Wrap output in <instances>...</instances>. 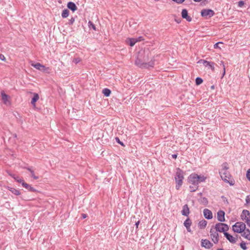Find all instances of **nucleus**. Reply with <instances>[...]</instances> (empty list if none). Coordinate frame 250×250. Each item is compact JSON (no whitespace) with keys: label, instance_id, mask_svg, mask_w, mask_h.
<instances>
[{"label":"nucleus","instance_id":"obj_1","mask_svg":"<svg viewBox=\"0 0 250 250\" xmlns=\"http://www.w3.org/2000/svg\"><path fill=\"white\" fill-rule=\"evenodd\" d=\"M222 168L219 171V174L222 179L226 183H229L230 185L232 186L234 185V181H230L231 175L229 172L228 171L229 169L228 164L227 163L225 162L222 165Z\"/></svg>","mask_w":250,"mask_h":250},{"label":"nucleus","instance_id":"obj_2","mask_svg":"<svg viewBox=\"0 0 250 250\" xmlns=\"http://www.w3.org/2000/svg\"><path fill=\"white\" fill-rule=\"evenodd\" d=\"M147 58V56L146 58L144 57L143 59L138 57L135 61V64L140 68H148L149 67H153L154 65V61L151 60L148 62H146L148 61Z\"/></svg>","mask_w":250,"mask_h":250},{"label":"nucleus","instance_id":"obj_3","mask_svg":"<svg viewBox=\"0 0 250 250\" xmlns=\"http://www.w3.org/2000/svg\"><path fill=\"white\" fill-rule=\"evenodd\" d=\"M184 179V172L180 168H177L175 176V180L176 182V188L179 189L183 184Z\"/></svg>","mask_w":250,"mask_h":250},{"label":"nucleus","instance_id":"obj_4","mask_svg":"<svg viewBox=\"0 0 250 250\" xmlns=\"http://www.w3.org/2000/svg\"><path fill=\"white\" fill-rule=\"evenodd\" d=\"M246 229V225L243 222H237L232 226V229L234 232L237 233L243 232Z\"/></svg>","mask_w":250,"mask_h":250},{"label":"nucleus","instance_id":"obj_5","mask_svg":"<svg viewBox=\"0 0 250 250\" xmlns=\"http://www.w3.org/2000/svg\"><path fill=\"white\" fill-rule=\"evenodd\" d=\"M214 229L218 232H224V233L225 232H227V231L229 230V227L226 224L218 223L215 225Z\"/></svg>","mask_w":250,"mask_h":250},{"label":"nucleus","instance_id":"obj_6","mask_svg":"<svg viewBox=\"0 0 250 250\" xmlns=\"http://www.w3.org/2000/svg\"><path fill=\"white\" fill-rule=\"evenodd\" d=\"M198 175L195 173L191 174L188 177L189 182L193 185L198 186L199 180Z\"/></svg>","mask_w":250,"mask_h":250},{"label":"nucleus","instance_id":"obj_7","mask_svg":"<svg viewBox=\"0 0 250 250\" xmlns=\"http://www.w3.org/2000/svg\"><path fill=\"white\" fill-rule=\"evenodd\" d=\"M210 237L212 241L217 244L219 241V234L218 231L214 229H211L210 230Z\"/></svg>","mask_w":250,"mask_h":250},{"label":"nucleus","instance_id":"obj_8","mask_svg":"<svg viewBox=\"0 0 250 250\" xmlns=\"http://www.w3.org/2000/svg\"><path fill=\"white\" fill-rule=\"evenodd\" d=\"M214 12L211 9H203L201 12V16L203 17H208L210 18L214 15Z\"/></svg>","mask_w":250,"mask_h":250},{"label":"nucleus","instance_id":"obj_9","mask_svg":"<svg viewBox=\"0 0 250 250\" xmlns=\"http://www.w3.org/2000/svg\"><path fill=\"white\" fill-rule=\"evenodd\" d=\"M224 236L229 242L232 244H235L237 240V237H234L228 232L224 233Z\"/></svg>","mask_w":250,"mask_h":250},{"label":"nucleus","instance_id":"obj_10","mask_svg":"<svg viewBox=\"0 0 250 250\" xmlns=\"http://www.w3.org/2000/svg\"><path fill=\"white\" fill-rule=\"evenodd\" d=\"M225 213L223 210H219L217 213V220L220 222L225 221Z\"/></svg>","mask_w":250,"mask_h":250},{"label":"nucleus","instance_id":"obj_11","mask_svg":"<svg viewBox=\"0 0 250 250\" xmlns=\"http://www.w3.org/2000/svg\"><path fill=\"white\" fill-rule=\"evenodd\" d=\"M20 183L21 184L24 188L30 191L36 192L37 191L36 189L33 188L30 185L24 182L23 180L20 181Z\"/></svg>","mask_w":250,"mask_h":250},{"label":"nucleus","instance_id":"obj_12","mask_svg":"<svg viewBox=\"0 0 250 250\" xmlns=\"http://www.w3.org/2000/svg\"><path fill=\"white\" fill-rule=\"evenodd\" d=\"M31 65V66H33L34 67L39 70L45 71L47 69H48V68H46L45 66L39 62L36 63H32Z\"/></svg>","mask_w":250,"mask_h":250},{"label":"nucleus","instance_id":"obj_13","mask_svg":"<svg viewBox=\"0 0 250 250\" xmlns=\"http://www.w3.org/2000/svg\"><path fill=\"white\" fill-rule=\"evenodd\" d=\"M241 217L242 220H245L246 222L247 219H249L250 218V211L246 209L243 210L241 215Z\"/></svg>","mask_w":250,"mask_h":250},{"label":"nucleus","instance_id":"obj_14","mask_svg":"<svg viewBox=\"0 0 250 250\" xmlns=\"http://www.w3.org/2000/svg\"><path fill=\"white\" fill-rule=\"evenodd\" d=\"M201 246L202 247H205V248L210 249L212 247L213 245L209 240L205 239L202 240L201 242Z\"/></svg>","mask_w":250,"mask_h":250},{"label":"nucleus","instance_id":"obj_15","mask_svg":"<svg viewBox=\"0 0 250 250\" xmlns=\"http://www.w3.org/2000/svg\"><path fill=\"white\" fill-rule=\"evenodd\" d=\"M182 17L183 19H186V20L188 21H190L192 20V18L190 16L188 15V12L187 9H184L182 11Z\"/></svg>","mask_w":250,"mask_h":250},{"label":"nucleus","instance_id":"obj_16","mask_svg":"<svg viewBox=\"0 0 250 250\" xmlns=\"http://www.w3.org/2000/svg\"><path fill=\"white\" fill-rule=\"evenodd\" d=\"M203 213L205 217L207 219H211L212 218V212L208 208H205L203 210Z\"/></svg>","mask_w":250,"mask_h":250},{"label":"nucleus","instance_id":"obj_17","mask_svg":"<svg viewBox=\"0 0 250 250\" xmlns=\"http://www.w3.org/2000/svg\"><path fill=\"white\" fill-rule=\"evenodd\" d=\"M1 94V99H2V100L3 102V103L6 105L10 104V102L9 101V97L8 95L6 94L5 93H4L3 92H2Z\"/></svg>","mask_w":250,"mask_h":250},{"label":"nucleus","instance_id":"obj_18","mask_svg":"<svg viewBox=\"0 0 250 250\" xmlns=\"http://www.w3.org/2000/svg\"><path fill=\"white\" fill-rule=\"evenodd\" d=\"M182 214L184 216H188L189 214V209L187 204L183 207V209L181 211Z\"/></svg>","mask_w":250,"mask_h":250},{"label":"nucleus","instance_id":"obj_19","mask_svg":"<svg viewBox=\"0 0 250 250\" xmlns=\"http://www.w3.org/2000/svg\"><path fill=\"white\" fill-rule=\"evenodd\" d=\"M215 63L212 62H205L204 66L206 67L211 69L212 71H214Z\"/></svg>","mask_w":250,"mask_h":250},{"label":"nucleus","instance_id":"obj_20","mask_svg":"<svg viewBox=\"0 0 250 250\" xmlns=\"http://www.w3.org/2000/svg\"><path fill=\"white\" fill-rule=\"evenodd\" d=\"M184 225L185 227L186 228L188 232L191 231L190 229V226L191 225V221L189 219V218H188L184 223Z\"/></svg>","mask_w":250,"mask_h":250},{"label":"nucleus","instance_id":"obj_21","mask_svg":"<svg viewBox=\"0 0 250 250\" xmlns=\"http://www.w3.org/2000/svg\"><path fill=\"white\" fill-rule=\"evenodd\" d=\"M39 99V96L38 94L36 93H33V97L32 99L31 104L35 106H36V102Z\"/></svg>","mask_w":250,"mask_h":250},{"label":"nucleus","instance_id":"obj_22","mask_svg":"<svg viewBox=\"0 0 250 250\" xmlns=\"http://www.w3.org/2000/svg\"><path fill=\"white\" fill-rule=\"evenodd\" d=\"M67 6V7L69 9L72 10L73 12H74L77 9V7L76 4L74 2H71V1L68 2Z\"/></svg>","mask_w":250,"mask_h":250},{"label":"nucleus","instance_id":"obj_23","mask_svg":"<svg viewBox=\"0 0 250 250\" xmlns=\"http://www.w3.org/2000/svg\"><path fill=\"white\" fill-rule=\"evenodd\" d=\"M243 232V233L242 234V236L249 240H250V230L248 229H245V230Z\"/></svg>","mask_w":250,"mask_h":250},{"label":"nucleus","instance_id":"obj_24","mask_svg":"<svg viewBox=\"0 0 250 250\" xmlns=\"http://www.w3.org/2000/svg\"><path fill=\"white\" fill-rule=\"evenodd\" d=\"M9 190L14 194L16 195H19L21 194V192L20 190L16 189L14 188H9Z\"/></svg>","mask_w":250,"mask_h":250},{"label":"nucleus","instance_id":"obj_25","mask_svg":"<svg viewBox=\"0 0 250 250\" xmlns=\"http://www.w3.org/2000/svg\"><path fill=\"white\" fill-rule=\"evenodd\" d=\"M207 224V222L205 220H202L200 221L199 223V226L200 229L204 228L206 227Z\"/></svg>","mask_w":250,"mask_h":250},{"label":"nucleus","instance_id":"obj_26","mask_svg":"<svg viewBox=\"0 0 250 250\" xmlns=\"http://www.w3.org/2000/svg\"><path fill=\"white\" fill-rule=\"evenodd\" d=\"M31 174V176L35 180L38 179L39 177L35 175L34 171L30 167L26 168Z\"/></svg>","mask_w":250,"mask_h":250},{"label":"nucleus","instance_id":"obj_27","mask_svg":"<svg viewBox=\"0 0 250 250\" xmlns=\"http://www.w3.org/2000/svg\"><path fill=\"white\" fill-rule=\"evenodd\" d=\"M69 11L68 9H65L63 10L62 13V17L63 18H66L69 16Z\"/></svg>","mask_w":250,"mask_h":250},{"label":"nucleus","instance_id":"obj_28","mask_svg":"<svg viewBox=\"0 0 250 250\" xmlns=\"http://www.w3.org/2000/svg\"><path fill=\"white\" fill-rule=\"evenodd\" d=\"M103 93L105 96L108 97L111 94V91L110 89L105 88L103 90Z\"/></svg>","mask_w":250,"mask_h":250},{"label":"nucleus","instance_id":"obj_29","mask_svg":"<svg viewBox=\"0 0 250 250\" xmlns=\"http://www.w3.org/2000/svg\"><path fill=\"white\" fill-rule=\"evenodd\" d=\"M138 42V40H136L135 39L131 38L129 39V44L131 46H133L134 45L135 43Z\"/></svg>","mask_w":250,"mask_h":250},{"label":"nucleus","instance_id":"obj_30","mask_svg":"<svg viewBox=\"0 0 250 250\" xmlns=\"http://www.w3.org/2000/svg\"><path fill=\"white\" fill-rule=\"evenodd\" d=\"M198 186H196L195 185H190L189 186V190L190 192H194L196 191L198 189Z\"/></svg>","mask_w":250,"mask_h":250},{"label":"nucleus","instance_id":"obj_31","mask_svg":"<svg viewBox=\"0 0 250 250\" xmlns=\"http://www.w3.org/2000/svg\"><path fill=\"white\" fill-rule=\"evenodd\" d=\"M203 81L202 78L200 77L196 78L195 80V83L196 85H200L203 83Z\"/></svg>","mask_w":250,"mask_h":250},{"label":"nucleus","instance_id":"obj_32","mask_svg":"<svg viewBox=\"0 0 250 250\" xmlns=\"http://www.w3.org/2000/svg\"><path fill=\"white\" fill-rule=\"evenodd\" d=\"M240 247L244 250H246L247 249V248L246 247V244L245 242H244V241H242L240 244Z\"/></svg>","mask_w":250,"mask_h":250},{"label":"nucleus","instance_id":"obj_33","mask_svg":"<svg viewBox=\"0 0 250 250\" xmlns=\"http://www.w3.org/2000/svg\"><path fill=\"white\" fill-rule=\"evenodd\" d=\"M88 26L89 27L93 28L94 30H96L95 25L93 24V23L91 21H89L88 22Z\"/></svg>","mask_w":250,"mask_h":250},{"label":"nucleus","instance_id":"obj_34","mask_svg":"<svg viewBox=\"0 0 250 250\" xmlns=\"http://www.w3.org/2000/svg\"><path fill=\"white\" fill-rule=\"evenodd\" d=\"M15 180H16L18 183H20V181H23V180L21 179L19 176H16L15 174H14L12 177Z\"/></svg>","mask_w":250,"mask_h":250},{"label":"nucleus","instance_id":"obj_35","mask_svg":"<svg viewBox=\"0 0 250 250\" xmlns=\"http://www.w3.org/2000/svg\"><path fill=\"white\" fill-rule=\"evenodd\" d=\"M220 64L221 65H222L223 68V72L222 77V78H223L224 76V75H225V73H226L225 66L224 62L223 61L221 62Z\"/></svg>","mask_w":250,"mask_h":250},{"label":"nucleus","instance_id":"obj_36","mask_svg":"<svg viewBox=\"0 0 250 250\" xmlns=\"http://www.w3.org/2000/svg\"><path fill=\"white\" fill-rule=\"evenodd\" d=\"M198 180H199V183H201L202 182H204L206 178L204 176H200L198 175Z\"/></svg>","mask_w":250,"mask_h":250},{"label":"nucleus","instance_id":"obj_37","mask_svg":"<svg viewBox=\"0 0 250 250\" xmlns=\"http://www.w3.org/2000/svg\"><path fill=\"white\" fill-rule=\"evenodd\" d=\"M202 202L204 203V204H208V199L206 197H203L201 199Z\"/></svg>","mask_w":250,"mask_h":250},{"label":"nucleus","instance_id":"obj_38","mask_svg":"<svg viewBox=\"0 0 250 250\" xmlns=\"http://www.w3.org/2000/svg\"><path fill=\"white\" fill-rule=\"evenodd\" d=\"M115 140H116V141L119 143V144H120L121 145H122V146H125L124 143L121 142L120 140V139L118 138V137H116L115 138Z\"/></svg>","mask_w":250,"mask_h":250},{"label":"nucleus","instance_id":"obj_39","mask_svg":"<svg viewBox=\"0 0 250 250\" xmlns=\"http://www.w3.org/2000/svg\"><path fill=\"white\" fill-rule=\"evenodd\" d=\"M245 4V2L243 0H240L238 2V6L240 7H243Z\"/></svg>","mask_w":250,"mask_h":250},{"label":"nucleus","instance_id":"obj_40","mask_svg":"<svg viewBox=\"0 0 250 250\" xmlns=\"http://www.w3.org/2000/svg\"><path fill=\"white\" fill-rule=\"evenodd\" d=\"M246 203L250 205V195H248L246 198Z\"/></svg>","mask_w":250,"mask_h":250},{"label":"nucleus","instance_id":"obj_41","mask_svg":"<svg viewBox=\"0 0 250 250\" xmlns=\"http://www.w3.org/2000/svg\"><path fill=\"white\" fill-rule=\"evenodd\" d=\"M81 61V60L80 59V58H75L73 59V62L74 63H75V64H77L78 63H79Z\"/></svg>","mask_w":250,"mask_h":250},{"label":"nucleus","instance_id":"obj_42","mask_svg":"<svg viewBox=\"0 0 250 250\" xmlns=\"http://www.w3.org/2000/svg\"><path fill=\"white\" fill-rule=\"evenodd\" d=\"M246 176L248 179L250 181V169L248 170L246 174Z\"/></svg>","mask_w":250,"mask_h":250},{"label":"nucleus","instance_id":"obj_43","mask_svg":"<svg viewBox=\"0 0 250 250\" xmlns=\"http://www.w3.org/2000/svg\"><path fill=\"white\" fill-rule=\"evenodd\" d=\"M75 21V18H73L72 17L70 20H69V24L70 25H72L73 24V23Z\"/></svg>","mask_w":250,"mask_h":250},{"label":"nucleus","instance_id":"obj_44","mask_svg":"<svg viewBox=\"0 0 250 250\" xmlns=\"http://www.w3.org/2000/svg\"><path fill=\"white\" fill-rule=\"evenodd\" d=\"M178 4L182 3L185 0H172Z\"/></svg>","mask_w":250,"mask_h":250},{"label":"nucleus","instance_id":"obj_45","mask_svg":"<svg viewBox=\"0 0 250 250\" xmlns=\"http://www.w3.org/2000/svg\"><path fill=\"white\" fill-rule=\"evenodd\" d=\"M221 198L223 199V201L225 203H226L227 204H229V202L228 201V199L226 197H225L224 196H222Z\"/></svg>","mask_w":250,"mask_h":250},{"label":"nucleus","instance_id":"obj_46","mask_svg":"<svg viewBox=\"0 0 250 250\" xmlns=\"http://www.w3.org/2000/svg\"><path fill=\"white\" fill-rule=\"evenodd\" d=\"M220 43H222V42H218L216 43L214 45V48H220V47L219 46V44Z\"/></svg>","mask_w":250,"mask_h":250},{"label":"nucleus","instance_id":"obj_47","mask_svg":"<svg viewBox=\"0 0 250 250\" xmlns=\"http://www.w3.org/2000/svg\"><path fill=\"white\" fill-rule=\"evenodd\" d=\"M0 60H1V61H5V58L3 55H2V54L0 55Z\"/></svg>","mask_w":250,"mask_h":250},{"label":"nucleus","instance_id":"obj_48","mask_svg":"<svg viewBox=\"0 0 250 250\" xmlns=\"http://www.w3.org/2000/svg\"><path fill=\"white\" fill-rule=\"evenodd\" d=\"M207 62V61L201 59V60H200L198 62H197V63H202L204 65V62Z\"/></svg>","mask_w":250,"mask_h":250},{"label":"nucleus","instance_id":"obj_49","mask_svg":"<svg viewBox=\"0 0 250 250\" xmlns=\"http://www.w3.org/2000/svg\"><path fill=\"white\" fill-rule=\"evenodd\" d=\"M247 225L250 227V218L249 219H247V221L246 222Z\"/></svg>","mask_w":250,"mask_h":250},{"label":"nucleus","instance_id":"obj_50","mask_svg":"<svg viewBox=\"0 0 250 250\" xmlns=\"http://www.w3.org/2000/svg\"><path fill=\"white\" fill-rule=\"evenodd\" d=\"M139 223H140V221H138L137 222H136L135 226H136V229H137L138 228V225H139Z\"/></svg>","mask_w":250,"mask_h":250},{"label":"nucleus","instance_id":"obj_51","mask_svg":"<svg viewBox=\"0 0 250 250\" xmlns=\"http://www.w3.org/2000/svg\"><path fill=\"white\" fill-rule=\"evenodd\" d=\"M82 218H83V219H85V218H86V217H87V215H86V214H83H83H82Z\"/></svg>","mask_w":250,"mask_h":250},{"label":"nucleus","instance_id":"obj_52","mask_svg":"<svg viewBox=\"0 0 250 250\" xmlns=\"http://www.w3.org/2000/svg\"><path fill=\"white\" fill-rule=\"evenodd\" d=\"M177 155L176 154H173L172 155V157L174 159H176L177 158Z\"/></svg>","mask_w":250,"mask_h":250},{"label":"nucleus","instance_id":"obj_53","mask_svg":"<svg viewBox=\"0 0 250 250\" xmlns=\"http://www.w3.org/2000/svg\"><path fill=\"white\" fill-rule=\"evenodd\" d=\"M142 37H140L138 39H136V40H138V41H141L142 40Z\"/></svg>","mask_w":250,"mask_h":250},{"label":"nucleus","instance_id":"obj_54","mask_svg":"<svg viewBox=\"0 0 250 250\" xmlns=\"http://www.w3.org/2000/svg\"><path fill=\"white\" fill-rule=\"evenodd\" d=\"M7 173H8L9 175L11 177H12L13 175H14L13 174H12L9 172H7Z\"/></svg>","mask_w":250,"mask_h":250},{"label":"nucleus","instance_id":"obj_55","mask_svg":"<svg viewBox=\"0 0 250 250\" xmlns=\"http://www.w3.org/2000/svg\"><path fill=\"white\" fill-rule=\"evenodd\" d=\"M195 2H200L202 0H193Z\"/></svg>","mask_w":250,"mask_h":250},{"label":"nucleus","instance_id":"obj_56","mask_svg":"<svg viewBox=\"0 0 250 250\" xmlns=\"http://www.w3.org/2000/svg\"><path fill=\"white\" fill-rule=\"evenodd\" d=\"M217 250H223L221 249H218Z\"/></svg>","mask_w":250,"mask_h":250},{"label":"nucleus","instance_id":"obj_57","mask_svg":"<svg viewBox=\"0 0 250 250\" xmlns=\"http://www.w3.org/2000/svg\"><path fill=\"white\" fill-rule=\"evenodd\" d=\"M177 22L179 23L178 20H177Z\"/></svg>","mask_w":250,"mask_h":250},{"label":"nucleus","instance_id":"obj_58","mask_svg":"<svg viewBox=\"0 0 250 250\" xmlns=\"http://www.w3.org/2000/svg\"><path fill=\"white\" fill-rule=\"evenodd\" d=\"M177 22L179 23L178 20H177Z\"/></svg>","mask_w":250,"mask_h":250},{"label":"nucleus","instance_id":"obj_59","mask_svg":"<svg viewBox=\"0 0 250 250\" xmlns=\"http://www.w3.org/2000/svg\"><path fill=\"white\" fill-rule=\"evenodd\" d=\"M177 22L179 23L178 20H177Z\"/></svg>","mask_w":250,"mask_h":250}]
</instances>
